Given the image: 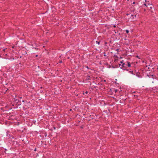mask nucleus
Returning a JSON list of instances; mask_svg holds the SVG:
<instances>
[{"instance_id":"a211bd4d","label":"nucleus","mask_w":158,"mask_h":158,"mask_svg":"<svg viewBox=\"0 0 158 158\" xmlns=\"http://www.w3.org/2000/svg\"><path fill=\"white\" fill-rule=\"evenodd\" d=\"M36 151V149H35V150H34V151Z\"/></svg>"},{"instance_id":"1a4fd4ad","label":"nucleus","mask_w":158,"mask_h":158,"mask_svg":"<svg viewBox=\"0 0 158 158\" xmlns=\"http://www.w3.org/2000/svg\"><path fill=\"white\" fill-rule=\"evenodd\" d=\"M129 72L130 73H131L132 74V73H133V71H129Z\"/></svg>"},{"instance_id":"412c9836","label":"nucleus","mask_w":158,"mask_h":158,"mask_svg":"<svg viewBox=\"0 0 158 158\" xmlns=\"http://www.w3.org/2000/svg\"><path fill=\"white\" fill-rule=\"evenodd\" d=\"M117 91V90H115V92H116Z\"/></svg>"},{"instance_id":"f257e3e1","label":"nucleus","mask_w":158,"mask_h":158,"mask_svg":"<svg viewBox=\"0 0 158 158\" xmlns=\"http://www.w3.org/2000/svg\"><path fill=\"white\" fill-rule=\"evenodd\" d=\"M120 66H121V68L124 70H128V69L127 68V64L126 63H123V64H122L121 65V64H119Z\"/></svg>"},{"instance_id":"6ab92c4d","label":"nucleus","mask_w":158,"mask_h":158,"mask_svg":"<svg viewBox=\"0 0 158 158\" xmlns=\"http://www.w3.org/2000/svg\"><path fill=\"white\" fill-rule=\"evenodd\" d=\"M86 68H87V69H89V68H88V66H87V67H86Z\"/></svg>"},{"instance_id":"393cba45","label":"nucleus","mask_w":158,"mask_h":158,"mask_svg":"<svg viewBox=\"0 0 158 158\" xmlns=\"http://www.w3.org/2000/svg\"><path fill=\"white\" fill-rule=\"evenodd\" d=\"M152 77H153V75H152Z\"/></svg>"},{"instance_id":"aec40b11","label":"nucleus","mask_w":158,"mask_h":158,"mask_svg":"<svg viewBox=\"0 0 158 158\" xmlns=\"http://www.w3.org/2000/svg\"><path fill=\"white\" fill-rule=\"evenodd\" d=\"M104 56H106V55L105 54V55H104Z\"/></svg>"},{"instance_id":"6e6552de","label":"nucleus","mask_w":158,"mask_h":158,"mask_svg":"<svg viewBox=\"0 0 158 158\" xmlns=\"http://www.w3.org/2000/svg\"><path fill=\"white\" fill-rule=\"evenodd\" d=\"M7 49V48L6 49H4L2 50V51L3 52H5V50Z\"/></svg>"},{"instance_id":"423d86ee","label":"nucleus","mask_w":158,"mask_h":158,"mask_svg":"<svg viewBox=\"0 0 158 158\" xmlns=\"http://www.w3.org/2000/svg\"><path fill=\"white\" fill-rule=\"evenodd\" d=\"M133 16H135L136 17V15L135 14H131V16L130 17H133Z\"/></svg>"},{"instance_id":"9b49d317","label":"nucleus","mask_w":158,"mask_h":158,"mask_svg":"<svg viewBox=\"0 0 158 158\" xmlns=\"http://www.w3.org/2000/svg\"><path fill=\"white\" fill-rule=\"evenodd\" d=\"M113 27H116V25H114L113 26Z\"/></svg>"},{"instance_id":"4468645a","label":"nucleus","mask_w":158,"mask_h":158,"mask_svg":"<svg viewBox=\"0 0 158 158\" xmlns=\"http://www.w3.org/2000/svg\"><path fill=\"white\" fill-rule=\"evenodd\" d=\"M121 63L122 64H123V63H123V61H121Z\"/></svg>"},{"instance_id":"a878e982","label":"nucleus","mask_w":158,"mask_h":158,"mask_svg":"<svg viewBox=\"0 0 158 158\" xmlns=\"http://www.w3.org/2000/svg\"><path fill=\"white\" fill-rule=\"evenodd\" d=\"M104 81H106V80H104Z\"/></svg>"},{"instance_id":"dca6fc26","label":"nucleus","mask_w":158,"mask_h":158,"mask_svg":"<svg viewBox=\"0 0 158 158\" xmlns=\"http://www.w3.org/2000/svg\"><path fill=\"white\" fill-rule=\"evenodd\" d=\"M54 129H56V127H54Z\"/></svg>"},{"instance_id":"20e7f679","label":"nucleus","mask_w":158,"mask_h":158,"mask_svg":"<svg viewBox=\"0 0 158 158\" xmlns=\"http://www.w3.org/2000/svg\"><path fill=\"white\" fill-rule=\"evenodd\" d=\"M126 64H127V66L128 67H131V64L129 62L127 61L126 62Z\"/></svg>"},{"instance_id":"ddd939ff","label":"nucleus","mask_w":158,"mask_h":158,"mask_svg":"<svg viewBox=\"0 0 158 158\" xmlns=\"http://www.w3.org/2000/svg\"><path fill=\"white\" fill-rule=\"evenodd\" d=\"M85 93L86 94H88V91H86L85 92Z\"/></svg>"},{"instance_id":"5701e85b","label":"nucleus","mask_w":158,"mask_h":158,"mask_svg":"<svg viewBox=\"0 0 158 158\" xmlns=\"http://www.w3.org/2000/svg\"><path fill=\"white\" fill-rule=\"evenodd\" d=\"M19 98H22V97H20Z\"/></svg>"},{"instance_id":"9d476101","label":"nucleus","mask_w":158,"mask_h":158,"mask_svg":"<svg viewBox=\"0 0 158 158\" xmlns=\"http://www.w3.org/2000/svg\"><path fill=\"white\" fill-rule=\"evenodd\" d=\"M129 32V31L128 30H126V32L127 33H128Z\"/></svg>"},{"instance_id":"2eb2a0df","label":"nucleus","mask_w":158,"mask_h":158,"mask_svg":"<svg viewBox=\"0 0 158 158\" xmlns=\"http://www.w3.org/2000/svg\"><path fill=\"white\" fill-rule=\"evenodd\" d=\"M132 3H133V4H135V2H132Z\"/></svg>"},{"instance_id":"b1692460","label":"nucleus","mask_w":158,"mask_h":158,"mask_svg":"<svg viewBox=\"0 0 158 158\" xmlns=\"http://www.w3.org/2000/svg\"><path fill=\"white\" fill-rule=\"evenodd\" d=\"M152 83H154V82H153V81H152Z\"/></svg>"},{"instance_id":"4be33fe9","label":"nucleus","mask_w":158,"mask_h":158,"mask_svg":"<svg viewBox=\"0 0 158 158\" xmlns=\"http://www.w3.org/2000/svg\"><path fill=\"white\" fill-rule=\"evenodd\" d=\"M137 57H138V58H139L138 56H137Z\"/></svg>"},{"instance_id":"39448f33","label":"nucleus","mask_w":158,"mask_h":158,"mask_svg":"<svg viewBox=\"0 0 158 158\" xmlns=\"http://www.w3.org/2000/svg\"><path fill=\"white\" fill-rule=\"evenodd\" d=\"M135 16H133V17H130V19H131V20H133L134 19H135Z\"/></svg>"},{"instance_id":"0eeeda50","label":"nucleus","mask_w":158,"mask_h":158,"mask_svg":"<svg viewBox=\"0 0 158 158\" xmlns=\"http://www.w3.org/2000/svg\"><path fill=\"white\" fill-rule=\"evenodd\" d=\"M96 42L97 44H98V45L100 44V41H96Z\"/></svg>"},{"instance_id":"f3484780","label":"nucleus","mask_w":158,"mask_h":158,"mask_svg":"<svg viewBox=\"0 0 158 158\" xmlns=\"http://www.w3.org/2000/svg\"><path fill=\"white\" fill-rule=\"evenodd\" d=\"M35 56H36V57H37L38 56V55H36Z\"/></svg>"},{"instance_id":"7ed1b4c3","label":"nucleus","mask_w":158,"mask_h":158,"mask_svg":"<svg viewBox=\"0 0 158 158\" xmlns=\"http://www.w3.org/2000/svg\"><path fill=\"white\" fill-rule=\"evenodd\" d=\"M135 10L134 9L133 10H131V11L129 13L126 14V15H131V14H133V12Z\"/></svg>"},{"instance_id":"f8f14e48","label":"nucleus","mask_w":158,"mask_h":158,"mask_svg":"<svg viewBox=\"0 0 158 158\" xmlns=\"http://www.w3.org/2000/svg\"><path fill=\"white\" fill-rule=\"evenodd\" d=\"M62 62V60L60 61L59 62V63H61Z\"/></svg>"},{"instance_id":"f03ea898","label":"nucleus","mask_w":158,"mask_h":158,"mask_svg":"<svg viewBox=\"0 0 158 158\" xmlns=\"http://www.w3.org/2000/svg\"><path fill=\"white\" fill-rule=\"evenodd\" d=\"M145 3L144 4H143V5H144L146 7H147L148 6H149V8H152V7L151 6V4L150 3H148V2H147V1H145Z\"/></svg>"}]
</instances>
